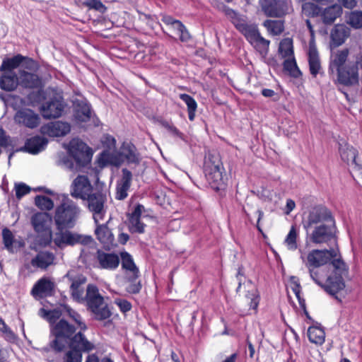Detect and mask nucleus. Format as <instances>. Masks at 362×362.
<instances>
[{
  "label": "nucleus",
  "mask_w": 362,
  "mask_h": 362,
  "mask_svg": "<svg viewBox=\"0 0 362 362\" xmlns=\"http://www.w3.org/2000/svg\"><path fill=\"white\" fill-rule=\"evenodd\" d=\"M2 235L4 245L10 252H16L21 247V243L14 240L12 233L8 229H4Z\"/></svg>",
  "instance_id": "obj_38"
},
{
  "label": "nucleus",
  "mask_w": 362,
  "mask_h": 362,
  "mask_svg": "<svg viewBox=\"0 0 362 362\" xmlns=\"http://www.w3.org/2000/svg\"><path fill=\"white\" fill-rule=\"evenodd\" d=\"M95 259L98 263V267L102 269L115 270L119 265V256L115 252H105L98 250Z\"/></svg>",
  "instance_id": "obj_17"
},
{
  "label": "nucleus",
  "mask_w": 362,
  "mask_h": 362,
  "mask_svg": "<svg viewBox=\"0 0 362 362\" xmlns=\"http://www.w3.org/2000/svg\"><path fill=\"white\" fill-rule=\"evenodd\" d=\"M239 32L245 37L250 44L260 35L257 25L251 23L245 24Z\"/></svg>",
  "instance_id": "obj_43"
},
{
  "label": "nucleus",
  "mask_w": 362,
  "mask_h": 362,
  "mask_svg": "<svg viewBox=\"0 0 362 362\" xmlns=\"http://www.w3.org/2000/svg\"><path fill=\"white\" fill-rule=\"evenodd\" d=\"M162 21L165 25L172 26L173 29L177 31L181 42H187L190 40L191 35L189 31L185 25L179 20L174 19L170 16H165L163 17Z\"/></svg>",
  "instance_id": "obj_28"
},
{
  "label": "nucleus",
  "mask_w": 362,
  "mask_h": 362,
  "mask_svg": "<svg viewBox=\"0 0 362 362\" xmlns=\"http://www.w3.org/2000/svg\"><path fill=\"white\" fill-rule=\"evenodd\" d=\"M97 224V227L95 230L97 239L107 247H110V245H113L115 238L110 229L107 226L106 224Z\"/></svg>",
  "instance_id": "obj_29"
},
{
  "label": "nucleus",
  "mask_w": 362,
  "mask_h": 362,
  "mask_svg": "<svg viewBox=\"0 0 362 362\" xmlns=\"http://www.w3.org/2000/svg\"><path fill=\"white\" fill-rule=\"evenodd\" d=\"M55 284L50 279L43 277L34 285L31 293L35 298L52 296L54 293Z\"/></svg>",
  "instance_id": "obj_20"
},
{
  "label": "nucleus",
  "mask_w": 362,
  "mask_h": 362,
  "mask_svg": "<svg viewBox=\"0 0 362 362\" xmlns=\"http://www.w3.org/2000/svg\"><path fill=\"white\" fill-rule=\"evenodd\" d=\"M80 212L78 206L73 200L64 197L62 203L56 207L53 216L57 230L74 228Z\"/></svg>",
  "instance_id": "obj_5"
},
{
  "label": "nucleus",
  "mask_w": 362,
  "mask_h": 362,
  "mask_svg": "<svg viewBox=\"0 0 362 362\" xmlns=\"http://www.w3.org/2000/svg\"><path fill=\"white\" fill-rule=\"evenodd\" d=\"M64 109V103L62 99L53 98L43 103L40 110L45 119L59 117Z\"/></svg>",
  "instance_id": "obj_16"
},
{
  "label": "nucleus",
  "mask_w": 362,
  "mask_h": 362,
  "mask_svg": "<svg viewBox=\"0 0 362 362\" xmlns=\"http://www.w3.org/2000/svg\"><path fill=\"white\" fill-rule=\"evenodd\" d=\"M307 267L311 279L325 291L335 296L345 287L344 278L349 269L338 248L313 250L307 256Z\"/></svg>",
  "instance_id": "obj_1"
},
{
  "label": "nucleus",
  "mask_w": 362,
  "mask_h": 362,
  "mask_svg": "<svg viewBox=\"0 0 362 362\" xmlns=\"http://www.w3.org/2000/svg\"><path fill=\"white\" fill-rule=\"evenodd\" d=\"M269 40L264 39L259 35L251 45L261 54H267L269 49Z\"/></svg>",
  "instance_id": "obj_54"
},
{
  "label": "nucleus",
  "mask_w": 362,
  "mask_h": 362,
  "mask_svg": "<svg viewBox=\"0 0 362 362\" xmlns=\"http://www.w3.org/2000/svg\"><path fill=\"white\" fill-rule=\"evenodd\" d=\"M308 339H325V333L322 327L313 326L308 329Z\"/></svg>",
  "instance_id": "obj_55"
},
{
  "label": "nucleus",
  "mask_w": 362,
  "mask_h": 362,
  "mask_svg": "<svg viewBox=\"0 0 362 362\" xmlns=\"http://www.w3.org/2000/svg\"><path fill=\"white\" fill-rule=\"evenodd\" d=\"M342 13V8L339 5L334 4L327 7L321 13L322 22L326 25H330L340 16Z\"/></svg>",
  "instance_id": "obj_36"
},
{
  "label": "nucleus",
  "mask_w": 362,
  "mask_h": 362,
  "mask_svg": "<svg viewBox=\"0 0 362 362\" xmlns=\"http://www.w3.org/2000/svg\"><path fill=\"white\" fill-rule=\"evenodd\" d=\"M170 134H171L173 136L177 137L181 140H185V135L180 132L173 124L168 131Z\"/></svg>",
  "instance_id": "obj_64"
},
{
  "label": "nucleus",
  "mask_w": 362,
  "mask_h": 362,
  "mask_svg": "<svg viewBox=\"0 0 362 362\" xmlns=\"http://www.w3.org/2000/svg\"><path fill=\"white\" fill-rule=\"evenodd\" d=\"M71 131V126L68 122L62 121L51 122L44 124L40 128L43 135L50 137H60L66 135Z\"/></svg>",
  "instance_id": "obj_18"
},
{
  "label": "nucleus",
  "mask_w": 362,
  "mask_h": 362,
  "mask_svg": "<svg viewBox=\"0 0 362 362\" xmlns=\"http://www.w3.org/2000/svg\"><path fill=\"white\" fill-rule=\"evenodd\" d=\"M65 308L69 316L75 321L77 325L76 327L78 328L76 338L74 339H86L83 332L87 329V326L85 322L82 321L81 315L69 307H65Z\"/></svg>",
  "instance_id": "obj_37"
},
{
  "label": "nucleus",
  "mask_w": 362,
  "mask_h": 362,
  "mask_svg": "<svg viewBox=\"0 0 362 362\" xmlns=\"http://www.w3.org/2000/svg\"><path fill=\"white\" fill-rule=\"evenodd\" d=\"M144 210L142 204H138L134 211L127 215L129 221V230L131 233H144L146 225L141 221V216Z\"/></svg>",
  "instance_id": "obj_21"
},
{
  "label": "nucleus",
  "mask_w": 362,
  "mask_h": 362,
  "mask_svg": "<svg viewBox=\"0 0 362 362\" xmlns=\"http://www.w3.org/2000/svg\"><path fill=\"white\" fill-rule=\"evenodd\" d=\"M302 13L308 18H313L321 13V8L314 3L305 2L302 4Z\"/></svg>",
  "instance_id": "obj_49"
},
{
  "label": "nucleus",
  "mask_w": 362,
  "mask_h": 362,
  "mask_svg": "<svg viewBox=\"0 0 362 362\" xmlns=\"http://www.w3.org/2000/svg\"><path fill=\"white\" fill-rule=\"evenodd\" d=\"M223 167L218 157L211 156L204 163V173L209 185L216 191L225 186Z\"/></svg>",
  "instance_id": "obj_10"
},
{
  "label": "nucleus",
  "mask_w": 362,
  "mask_h": 362,
  "mask_svg": "<svg viewBox=\"0 0 362 362\" xmlns=\"http://www.w3.org/2000/svg\"><path fill=\"white\" fill-rule=\"evenodd\" d=\"M180 98L185 102L187 107L188 117L190 121H194L197 109L196 100L189 95L186 93L180 94Z\"/></svg>",
  "instance_id": "obj_40"
},
{
  "label": "nucleus",
  "mask_w": 362,
  "mask_h": 362,
  "mask_svg": "<svg viewBox=\"0 0 362 362\" xmlns=\"http://www.w3.org/2000/svg\"><path fill=\"white\" fill-rule=\"evenodd\" d=\"M347 23L354 28L359 29L362 28V11H351L348 16Z\"/></svg>",
  "instance_id": "obj_51"
},
{
  "label": "nucleus",
  "mask_w": 362,
  "mask_h": 362,
  "mask_svg": "<svg viewBox=\"0 0 362 362\" xmlns=\"http://www.w3.org/2000/svg\"><path fill=\"white\" fill-rule=\"evenodd\" d=\"M350 35V29L344 25H336L331 32V39L334 46L342 45Z\"/></svg>",
  "instance_id": "obj_32"
},
{
  "label": "nucleus",
  "mask_w": 362,
  "mask_h": 362,
  "mask_svg": "<svg viewBox=\"0 0 362 362\" xmlns=\"http://www.w3.org/2000/svg\"><path fill=\"white\" fill-rule=\"evenodd\" d=\"M24 95H26L24 105L35 106L45 99V92L40 88L24 90Z\"/></svg>",
  "instance_id": "obj_34"
},
{
  "label": "nucleus",
  "mask_w": 362,
  "mask_h": 362,
  "mask_svg": "<svg viewBox=\"0 0 362 362\" xmlns=\"http://www.w3.org/2000/svg\"><path fill=\"white\" fill-rule=\"evenodd\" d=\"M349 50L344 48L331 54L328 72L337 74L336 82L345 86H354L358 84L359 73L356 62H349Z\"/></svg>",
  "instance_id": "obj_3"
},
{
  "label": "nucleus",
  "mask_w": 362,
  "mask_h": 362,
  "mask_svg": "<svg viewBox=\"0 0 362 362\" xmlns=\"http://www.w3.org/2000/svg\"><path fill=\"white\" fill-rule=\"evenodd\" d=\"M122 268L126 272L128 281L130 283L127 287V291L129 293H138L141 289L140 281H136L139 276V268L134 263L132 256L127 252H120Z\"/></svg>",
  "instance_id": "obj_11"
},
{
  "label": "nucleus",
  "mask_w": 362,
  "mask_h": 362,
  "mask_svg": "<svg viewBox=\"0 0 362 362\" xmlns=\"http://www.w3.org/2000/svg\"><path fill=\"white\" fill-rule=\"evenodd\" d=\"M0 332L2 333L4 337L13 338L14 334L6 325L4 320L0 317Z\"/></svg>",
  "instance_id": "obj_58"
},
{
  "label": "nucleus",
  "mask_w": 362,
  "mask_h": 362,
  "mask_svg": "<svg viewBox=\"0 0 362 362\" xmlns=\"http://www.w3.org/2000/svg\"><path fill=\"white\" fill-rule=\"evenodd\" d=\"M339 151L341 159L349 165L360 168L356 160L358 151L356 148L349 145L345 141H341L339 142Z\"/></svg>",
  "instance_id": "obj_22"
},
{
  "label": "nucleus",
  "mask_w": 362,
  "mask_h": 362,
  "mask_svg": "<svg viewBox=\"0 0 362 362\" xmlns=\"http://www.w3.org/2000/svg\"><path fill=\"white\" fill-rule=\"evenodd\" d=\"M78 331V327L70 324L64 319L59 320L51 327V333L55 339H73L76 338Z\"/></svg>",
  "instance_id": "obj_14"
},
{
  "label": "nucleus",
  "mask_w": 362,
  "mask_h": 362,
  "mask_svg": "<svg viewBox=\"0 0 362 362\" xmlns=\"http://www.w3.org/2000/svg\"><path fill=\"white\" fill-rule=\"evenodd\" d=\"M83 4L90 9H95L101 13H104L107 9L100 0H87Z\"/></svg>",
  "instance_id": "obj_56"
},
{
  "label": "nucleus",
  "mask_w": 362,
  "mask_h": 362,
  "mask_svg": "<svg viewBox=\"0 0 362 362\" xmlns=\"http://www.w3.org/2000/svg\"><path fill=\"white\" fill-rule=\"evenodd\" d=\"M111 153L107 151H103L98 159V165L100 168H104L110 165Z\"/></svg>",
  "instance_id": "obj_57"
},
{
  "label": "nucleus",
  "mask_w": 362,
  "mask_h": 362,
  "mask_svg": "<svg viewBox=\"0 0 362 362\" xmlns=\"http://www.w3.org/2000/svg\"><path fill=\"white\" fill-rule=\"evenodd\" d=\"M225 13L228 18L238 31H240L245 24L249 23L246 16L240 14L232 8L226 9Z\"/></svg>",
  "instance_id": "obj_35"
},
{
  "label": "nucleus",
  "mask_w": 362,
  "mask_h": 362,
  "mask_svg": "<svg viewBox=\"0 0 362 362\" xmlns=\"http://www.w3.org/2000/svg\"><path fill=\"white\" fill-rule=\"evenodd\" d=\"M6 105L15 112L13 119L21 124L23 122V98L18 95H9L6 100Z\"/></svg>",
  "instance_id": "obj_27"
},
{
  "label": "nucleus",
  "mask_w": 362,
  "mask_h": 362,
  "mask_svg": "<svg viewBox=\"0 0 362 362\" xmlns=\"http://www.w3.org/2000/svg\"><path fill=\"white\" fill-rule=\"evenodd\" d=\"M85 298L87 310L93 320L105 321L110 318L112 314L110 308L95 285H88Z\"/></svg>",
  "instance_id": "obj_4"
},
{
  "label": "nucleus",
  "mask_w": 362,
  "mask_h": 362,
  "mask_svg": "<svg viewBox=\"0 0 362 362\" xmlns=\"http://www.w3.org/2000/svg\"><path fill=\"white\" fill-rule=\"evenodd\" d=\"M47 144V139L40 136H35L27 139L24 144V151L37 154L42 151Z\"/></svg>",
  "instance_id": "obj_30"
},
{
  "label": "nucleus",
  "mask_w": 362,
  "mask_h": 362,
  "mask_svg": "<svg viewBox=\"0 0 362 362\" xmlns=\"http://www.w3.org/2000/svg\"><path fill=\"white\" fill-rule=\"evenodd\" d=\"M284 68L285 70L288 71L292 76L295 78L298 77L301 74L300 71L297 66L294 57H291L287 59H285L284 62Z\"/></svg>",
  "instance_id": "obj_52"
},
{
  "label": "nucleus",
  "mask_w": 362,
  "mask_h": 362,
  "mask_svg": "<svg viewBox=\"0 0 362 362\" xmlns=\"http://www.w3.org/2000/svg\"><path fill=\"white\" fill-rule=\"evenodd\" d=\"M52 217L47 212H38L32 216L31 223L40 245L47 246L52 242Z\"/></svg>",
  "instance_id": "obj_8"
},
{
  "label": "nucleus",
  "mask_w": 362,
  "mask_h": 362,
  "mask_svg": "<svg viewBox=\"0 0 362 362\" xmlns=\"http://www.w3.org/2000/svg\"><path fill=\"white\" fill-rule=\"evenodd\" d=\"M40 85L41 81L37 75L24 71V89L38 88Z\"/></svg>",
  "instance_id": "obj_45"
},
{
  "label": "nucleus",
  "mask_w": 362,
  "mask_h": 362,
  "mask_svg": "<svg viewBox=\"0 0 362 362\" xmlns=\"http://www.w3.org/2000/svg\"><path fill=\"white\" fill-rule=\"evenodd\" d=\"M23 63V56L18 54L3 60L0 66V88L6 91H13L19 84L16 69Z\"/></svg>",
  "instance_id": "obj_7"
},
{
  "label": "nucleus",
  "mask_w": 362,
  "mask_h": 362,
  "mask_svg": "<svg viewBox=\"0 0 362 362\" xmlns=\"http://www.w3.org/2000/svg\"><path fill=\"white\" fill-rule=\"evenodd\" d=\"M245 287L247 288L245 298L250 300L249 306L251 309L256 311L260 301L259 291L251 280L247 281Z\"/></svg>",
  "instance_id": "obj_33"
},
{
  "label": "nucleus",
  "mask_w": 362,
  "mask_h": 362,
  "mask_svg": "<svg viewBox=\"0 0 362 362\" xmlns=\"http://www.w3.org/2000/svg\"><path fill=\"white\" fill-rule=\"evenodd\" d=\"M116 304L119 308L121 312L127 313L132 309V304L127 300L119 299L115 301Z\"/></svg>",
  "instance_id": "obj_59"
},
{
  "label": "nucleus",
  "mask_w": 362,
  "mask_h": 362,
  "mask_svg": "<svg viewBox=\"0 0 362 362\" xmlns=\"http://www.w3.org/2000/svg\"><path fill=\"white\" fill-rule=\"evenodd\" d=\"M263 25L272 35H279L284 30V22L281 20H266Z\"/></svg>",
  "instance_id": "obj_39"
},
{
  "label": "nucleus",
  "mask_w": 362,
  "mask_h": 362,
  "mask_svg": "<svg viewBox=\"0 0 362 362\" xmlns=\"http://www.w3.org/2000/svg\"><path fill=\"white\" fill-rule=\"evenodd\" d=\"M122 175L121 180L117 182L116 188V199L118 200L124 199L128 194L132 180V173L127 168L122 170Z\"/></svg>",
  "instance_id": "obj_25"
},
{
  "label": "nucleus",
  "mask_w": 362,
  "mask_h": 362,
  "mask_svg": "<svg viewBox=\"0 0 362 362\" xmlns=\"http://www.w3.org/2000/svg\"><path fill=\"white\" fill-rule=\"evenodd\" d=\"M308 59L309 64V71L313 77H316L317 74H322V67L317 49L315 45H309Z\"/></svg>",
  "instance_id": "obj_24"
},
{
  "label": "nucleus",
  "mask_w": 362,
  "mask_h": 362,
  "mask_svg": "<svg viewBox=\"0 0 362 362\" xmlns=\"http://www.w3.org/2000/svg\"><path fill=\"white\" fill-rule=\"evenodd\" d=\"M302 226L308 243L317 245L337 243L335 220L327 207L317 205L305 211Z\"/></svg>",
  "instance_id": "obj_2"
},
{
  "label": "nucleus",
  "mask_w": 362,
  "mask_h": 362,
  "mask_svg": "<svg viewBox=\"0 0 362 362\" xmlns=\"http://www.w3.org/2000/svg\"><path fill=\"white\" fill-rule=\"evenodd\" d=\"M65 277L71 282L70 292L71 297L78 303H83L86 300L84 296L83 285L86 283L87 279L82 274L73 275L69 272Z\"/></svg>",
  "instance_id": "obj_15"
},
{
  "label": "nucleus",
  "mask_w": 362,
  "mask_h": 362,
  "mask_svg": "<svg viewBox=\"0 0 362 362\" xmlns=\"http://www.w3.org/2000/svg\"><path fill=\"white\" fill-rule=\"evenodd\" d=\"M279 53L283 58L294 57L293 40L286 37L281 40L279 46Z\"/></svg>",
  "instance_id": "obj_41"
},
{
  "label": "nucleus",
  "mask_w": 362,
  "mask_h": 362,
  "mask_svg": "<svg viewBox=\"0 0 362 362\" xmlns=\"http://www.w3.org/2000/svg\"><path fill=\"white\" fill-rule=\"evenodd\" d=\"M120 151L124 162L126 161L129 165H139L141 158L134 144L132 143H123L120 147Z\"/></svg>",
  "instance_id": "obj_23"
},
{
  "label": "nucleus",
  "mask_w": 362,
  "mask_h": 362,
  "mask_svg": "<svg viewBox=\"0 0 362 362\" xmlns=\"http://www.w3.org/2000/svg\"><path fill=\"white\" fill-rule=\"evenodd\" d=\"M39 115L30 110H24V125L29 128H35L40 124Z\"/></svg>",
  "instance_id": "obj_47"
},
{
  "label": "nucleus",
  "mask_w": 362,
  "mask_h": 362,
  "mask_svg": "<svg viewBox=\"0 0 362 362\" xmlns=\"http://www.w3.org/2000/svg\"><path fill=\"white\" fill-rule=\"evenodd\" d=\"M68 230H57V232L52 235V241L59 247H63L65 245H68L67 243Z\"/></svg>",
  "instance_id": "obj_53"
},
{
  "label": "nucleus",
  "mask_w": 362,
  "mask_h": 362,
  "mask_svg": "<svg viewBox=\"0 0 362 362\" xmlns=\"http://www.w3.org/2000/svg\"><path fill=\"white\" fill-rule=\"evenodd\" d=\"M65 345L69 350L65 354L64 362H81L82 351L91 350L93 346L88 341H52V346L57 351L64 350Z\"/></svg>",
  "instance_id": "obj_9"
},
{
  "label": "nucleus",
  "mask_w": 362,
  "mask_h": 362,
  "mask_svg": "<svg viewBox=\"0 0 362 362\" xmlns=\"http://www.w3.org/2000/svg\"><path fill=\"white\" fill-rule=\"evenodd\" d=\"M69 152L76 162V167L69 157L64 156L62 159V163L67 169L80 170L82 167H85L90 163L93 156L91 148L80 139H73L70 141Z\"/></svg>",
  "instance_id": "obj_6"
},
{
  "label": "nucleus",
  "mask_w": 362,
  "mask_h": 362,
  "mask_svg": "<svg viewBox=\"0 0 362 362\" xmlns=\"http://www.w3.org/2000/svg\"><path fill=\"white\" fill-rule=\"evenodd\" d=\"M37 63L35 60L24 57V69H26L30 71H35L37 69Z\"/></svg>",
  "instance_id": "obj_61"
},
{
  "label": "nucleus",
  "mask_w": 362,
  "mask_h": 362,
  "mask_svg": "<svg viewBox=\"0 0 362 362\" xmlns=\"http://www.w3.org/2000/svg\"><path fill=\"white\" fill-rule=\"evenodd\" d=\"M170 134H171L173 136L177 137L181 140H185V135L180 132L173 124L168 131Z\"/></svg>",
  "instance_id": "obj_63"
},
{
  "label": "nucleus",
  "mask_w": 362,
  "mask_h": 362,
  "mask_svg": "<svg viewBox=\"0 0 362 362\" xmlns=\"http://www.w3.org/2000/svg\"><path fill=\"white\" fill-rule=\"evenodd\" d=\"M298 232L296 226H292L286 235L284 243L290 250H296L298 248L297 244Z\"/></svg>",
  "instance_id": "obj_48"
},
{
  "label": "nucleus",
  "mask_w": 362,
  "mask_h": 362,
  "mask_svg": "<svg viewBox=\"0 0 362 362\" xmlns=\"http://www.w3.org/2000/svg\"><path fill=\"white\" fill-rule=\"evenodd\" d=\"M85 200H87L88 209L93 213L95 223H98L99 219L103 218L106 211L105 209V204L107 202L106 193L96 191L88 194Z\"/></svg>",
  "instance_id": "obj_12"
},
{
  "label": "nucleus",
  "mask_w": 362,
  "mask_h": 362,
  "mask_svg": "<svg viewBox=\"0 0 362 362\" xmlns=\"http://www.w3.org/2000/svg\"><path fill=\"white\" fill-rule=\"evenodd\" d=\"M66 240L68 245H74L78 243L83 245H87L92 242L93 238L90 235H83L68 230V237Z\"/></svg>",
  "instance_id": "obj_42"
},
{
  "label": "nucleus",
  "mask_w": 362,
  "mask_h": 362,
  "mask_svg": "<svg viewBox=\"0 0 362 362\" xmlns=\"http://www.w3.org/2000/svg\"><path fill=\"white\" fill-rule=\"evenodd\" d=\"M170 134H171L173 136L177 137L181 140H185V135L180 132L173 124L168 131Z\"/></svg>",
  "instance_id": "obj_62"
},
{
  "label": "nucleus",
  "mask_w": 362,
  "mask_h": 362,
  "mask_svg": "<svg viewBox=\"0 0 362 362\" xmlns=\"http://www.w3.org/2000/svg\"><path fill=\"white\" fill-rule=\"evenodd\" d=\"M110 165L113 166L118 167L122 163H124V160L122 156H121V151L119 150L118 153H111V160Z\"/></svg>",
  "instance_id": "obj_60"
},
{
  "label": "nucleus",
  "mask_w": 362,
  "mask_h": 362,
  "mask_svg": "<svg viewBox=\"0 0 362 362\" xmlns=\"http://www.w3.org/2000/svg\"><path fill=\"white\" fill-rule=\"evenodd\" d=\"M38 314L42 318L46 319L52 326L55 324L54 322L57 320L59 319L62 315V312L57 309L48 310L42 308L39 310Z\"/></svg>",
  "instance_id": "obj_46"
},
{
  "label": "nucleus",
  "mask_w": 362,
  "mask_h": 362,
  "mask_svg": "<svg viewBox=\"0 0 362 362\" xmlns=\"http://www.w3.org/2000/svg\"><path fill=\"white\" fill-rule=\"evenodd\" d=\"M74 118L78 122H86L92 116V110L90 104L86 100H77L74 103Z\"/></svg>",
  "instance_id": "obj_26"
},
{
  "label": "nucleus",
  "mask_w": 362,
  "mask_h": 362,
  "mask_svg": "<svg viewBox=\"0 0 362 362\" xmlns=\"http://www.w3.org/2000/svg\"><path fill=\"white\" fill-rule=\"evenodd\" d=\"M54 255L50 252H40L32 259L31 264L33 267L46 269L48 267L53 264L54 261Z\"/></svg>",
  "instance_id": "obj_31"
},
{
  "label": "nucleus",
  "mask_w": 362,
  "mask_h": 362,
  "mask_svg": "<svg viewBox=\"0 0 362 362\" xmlns=\"http://www.w3.org/2000/svg\"><path fill=\"white\" fill-rule=\"evenodd\" d=\"M239 32L245 37L250 44L260 35L257 25L251 23L245 24Z\"/></svg>",
  "instance_id": "obj_44"
},
{
  "label": "nucleus",
  "mask_w": 362,
  "mask_h": 362,
  "mask_svg": "<svg viewBox=\"0 0 362 362\" xmlns=\"http://www.w3.org/2000/svg\"><path fill=\"white\" fill-rule=\"evenodd\" d=\"M88 178L85 175H78L71 185L70 194L74 198L85 200L91 189Z\"/></svg>",
  "instance_id": "obj_19"
},
{
  "label": "nucleus",
  "mask_w": 362,
  "mask_h": 362,
  "mask_svg": "<svg viewBox=\"0 0 362 362\" xmlns=\"http://www.w3.org/2000/svg\"><path fill=\"white\" fill-rule=\"evenodd\" d=\"M259 4L267 17L281 18L288 13L290 9L286 0H259Z\"/></svg>",
  "instance_id": "obj_13"
},
{
  "label": "nucleus",
  "mask_w": 362,
  "mask_h": 362,
  "mask_svg": "<svg viewBox=\"0 0 362 362\" xmlns=\"http://www.w3.org/2000/svg\"><path fill=\"white\" fill-rule=\"evenodd\" d=\"M35 204L41 210L50 211L54 207L53 201L43 195H37L35 197Z\"/></svg>",
  "instance_id": "obj_50"
}]
</instances>
